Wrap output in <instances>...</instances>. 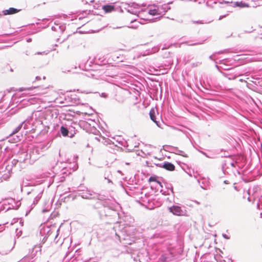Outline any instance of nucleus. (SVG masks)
I'll use <instances>...</instances> for the list:
<instances>
[{
    "mask_svg": "<svg viewBox=\"0 0 262 262\" xmlns=\"http://www.w3.org/2000/svg\"><path fill=\"white\" fill-rule=\"evenodd\" d=\"M149 116L151 120L154 122L158 126L160 127L159 122L156 120V111L154 108L151 109L149 112Z\"/></svg>",
    "mask_w": 262,
    "mask_h": 262,
    "instance_id": "f03ea898",
    "label": "nucleus"
},
{
    "mask_svg": "<svg viewBox=\"0 0 262 262\" xmlns=\"http://www.w3.org/2000/svg\"><path fill=\"white\" fill-rule=\"evenodd\" d=\"M60 131L62 134V135L63 136H67L69 134V130L64 127L61 126L60 128Z\"/></svg>",
    "mask_w": 262,
    "mask_h": 262,
    "instance_id": "423d86ee",
    "label": "nucleus"
},
{
    "mask_svg": "<svg viewBox=\"0 0 262 262\" xmlns=\"http://www.w3.org/2000/svg\"><path fill=\"white\" fill-rule=\"evenodd\" d=\"M163 167L169 171L174 170L175 168L174 165L170 163H166L164 164Z\"/></svg>",
    "mask_w": 262,
    "mask_h": 262,
    "instance_id": "20e7f679",
    "label": "nucleus"
},
{
    "mask_svg": "<svg viewBox=\"0 0 262 262\" xmlns=\"http://www.w3.org/2000/svg\"><path fill=\"white\" fill-rule=\"evenodd\" d=\"M148 181H149V182H157V183H158L159 184L160 183V182L159 181H157L156 176L150 177L149 178Z\"/></svg>",
    "mask_w": 262,
    "mask_h": 262,
    "instance_id": "6e6552de",
    "label": "nucleus"
},
{
    "mask_svg": "<svg viewBox=\"0 0 262 262\" xmlns=\"http://www.w3.org/2000/svg\"><path fill=\"white\" fill-rule=\"evenodd\" d=\"M38 86H31V87H25V88H21L20 89V91H30V90H33L35 89H36L37 88Z\"/></svg>",
    "mask_w": 262,
    "mask_h": 262,
    "instance_id": "0eeeda50",
    "label": "nucleus"
},
{
    "mask_svg": "<svg viewBox=\"0 0 262 262\" xmlns=\"http://www.w3.org/2000/svg\"><path fill=\"white\" fill-rule=\"evenodd\" d=\"M102 9L105 13H110L115 10V6L112 5H105L102 6Z\"/></svg>",
    "mask_w": 262,
    "mask_h": 262,
    "instance_id": "7ed1b4c3",
    "label": "nucleus"
},
{
    "mask_svg": "<svg viewBox=\"0 0 262 262\" xmlns=\"http://www.w3.org/2000/svg\"><path fill=\"white\" fill-rule=\"evenodd\" d=\"M6 14H13L18 12V10L14 8H10L6 10Z\"/></svg>",
    "mask_w": 262,
    "mask_h": 262,
    "instance_id": "39448f33",
    "label": "nucleus"
},
{
    "mask_svg": "<svg viewBox=\"0 0 262 262\" xmlns=\"http://www.w3.org/2000/svg\"><path fill=\"white\" fill-rule=\"evenodd\" d=\"M169 210L174 215L178 216H188L187 212L186 210H183L181 207L178 206H172L169 208Z\"/></svg>",
    "mask_w": 262,
    "mask_h": 262,
    "instance_id": "f257e3e1",
    "label": "nucleus"
}]
</instances>
